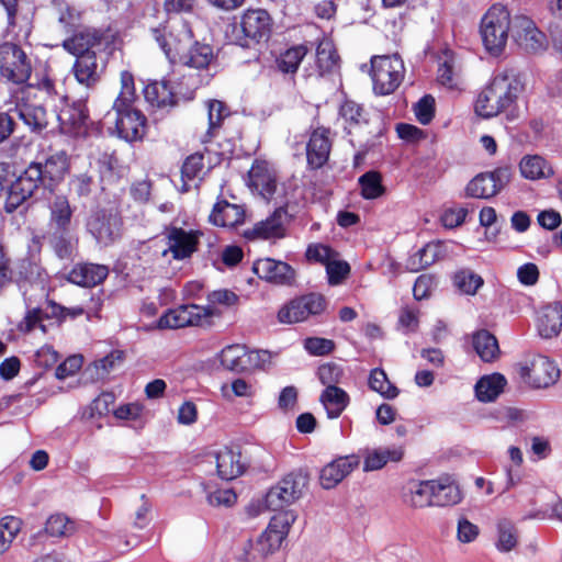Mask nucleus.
<instances>
[{
	"label": "nucleus",
	"instance_id": "nucleus-58",
	"mask_svg": "<svg viewBox=\"0 0 562 562\" xmlns=\"http://www.w3.org/2000/svg\"><path fill=\"white\" fill-rule=\"evenodd\" d=\"M438 81L449 89L459 88L461 80L453 58L446 59L439 65Z\"/></svg>",
	"mask_w": 562,
	"mask_h": 562
},
{
	"label": "nucleus",
	"instance_id": "nucleus-37",
	"mask_svg": "<svg viewBox=\"0 0 562 562\" xmlns=\"http://www.w3.org/2000/svg\"><path fill=\"white\" fill-rule=\"evenodd\" d=\"M145 100L157 109H169L176 104L175 93L165 80L154 81L144 88Z\"/></svg>",
	"mask_w": 562,
	"mask_h": 562
},
{
	"label": "nucleus",
	"instance_id": "nucleus-60",
	"mask_svg": "<svg viewBox=\"0 0 562 562\" xmlns=\"http://www.w3.org/2000/svg\"><path fill=\"white\" fill-rule=\"evenodd\" d=\"M305 256L308 261L318 262L325 267L336 257H339L338 252L324 244L310 245L306 249Z\"/></svg>",
	"mask_w": 562,
	"mask_h": 562
},
{
	"label": "nucleus",
	"instance_id": "nucleus-39",
	"mask_svg": "<svg viewBox=\"0 0 562 562\" xmlns=\"http://www.w3.org/2000/svg\"><path fill=\"white\" fill-rule=\"evenodd\" d=\"M506 379L501 373L482 376L475 384V395L480 402H493L503 392Z\"/></svg>",
	"mask_w": 562,
	"mask_h": 562
},
{
	"label": "nucleus",
	"instance_id": "nucleus-57",
	"mask_svg": "<svg viewBox=\"0 0 562 562\" xmlns=\"http://www.w3.org/2000/svg\"><path fill=\"white\" fill-rule=\"evenodd\" d=\"M281 543L282 540H280L273 535L263 531L258 537L255 544H252V559L266 558L269 554H272L280 548Z\"/></svg>",
	"mask_w": 562,
	"mask_h": 562
},
{
	"label": "nucleus",
	"instance_id": "nucleus-53",
	"mask_svg": "<svg viewBox=\"0 0 562 562\" xmlns=\"http://www.w3.org/2000/svg\"><path fill=\"white\" fill-rule=\"evenodd\" d=\"M204 164H203V155L201 154H193L190 155L183 162L181 168V177L183 180L182 191L187 192L190 189V186L188 184L189 181H192L200 177L201 172L203 171Z\"/></svg>",
	"mask_w": 562,
	"mask_h": 562
},
{
	"label": "nucleus",
	"instance_id": "nucleus-16",
	"mask_svg": "<svg viewBox=\"0 0 562 562\" xmlns=\"http://www.w3.org/2000/svg\"><path fill=\"white\" fill-rule=\"evenodd\" d=\"M520 375L531 387L547 389L557 383L560 369L548 357L537 355L520 369Z\"/></svg>",
	"mask_w": 562,
	"mask_h": 562
},
{
	"label": "nucleus",
	"instance_id": "nucleus-51",
	"mask_svg": "<svg viewBox=\"0 0 562 562\" xmlns=\"http://www.w3.org/2000/svg\"><path fill=\"white\" fill-rule=\"evenodd\" d=\"M21 520L7 516L0 520V554L4 553L21 530Z\"/></svg>",
	"mask_w": 562,
	"mask_h": 562
},
{
	"label": "nucleus",
	"instance_id": "nucleus-36",
	"mask_svg": "<svg viewBox=\"0 0 562 562\" xmlns=\"http://www.w3.org/2000/svg\"><path fill=\"white\" fill-rule=\"evenodd\" d=\"M495 528L494 546L496 550L501 553L515 550L519 543V531L516 525L507 518H502L497 520Z\"/></svg>",
	"mask_w": 562,
	"mask_h": 562
},
{
	"label": "nucleus",
	"instance_id": "nucleus-1",
	"mask_svg": "<svg viewBox=\"0 0 562 562\" xmlns=\"http://www.w3.org/2000/svg\"><path fill=\"white\" fill-rule=\"evenodd\" d=\"M524 89L519 75L513 69L497 72L477 94L474 104L476 115L483 119L497 116L512 108Z\"/></svg>",
	"mask_w": 562,
	"mask_h": 562
},
{
	"label": "nucleus",
	"instance_id": "nucleus-42",
	"mask_svg": "<svg viewBox=\"0 0 562 562\" xmlns=\"http://www.w3.org/2000/svg\"><path fill=\"white\" fill-rule=\"evenodd\" d=\"M442 247L440 241L427 244L409 257L407 268L412 271H419L427 268L442 256Z\"/></svg>",
	"mask_w": 562,
	"mask_h": 562
},
{
	"label": "nucleus",
	"instance_id": "nucleus-34",
	"mask_svg": "<svg viewBox=\"0 0 562 562\" xmlns=\"http://www.w3.org/2000/svg\"><path fill=\"white\" fill-rule=\"evenodd\" d=\"M102 41L103 35L99 31L83 30L65 41L64 46L72 54H83L89 50H97L98 54H101Z\"/></svg>",
	"mask_w": 562,
	"mask_h": 562
},
{
	"label": "nucleus",
	"instance_id": "nucleus-50",
	"mask_svg": "<svg viewBox=\"0 0 562 562\" xmlns=\"http://www.w3.org/2000/svg\"><path fill=\"white\" fill-rule=\"evenodd\" d=\"M76 530V522L63 514L48 517L45 532L50 537H69Z\"/></svg>",
	"mask_w": 562,
	"mask_h": 562
},
{
	"label": "nucleus",
	"instance_id": "nucleus-2",
	"mask_svg": "<svg viewBox=\"0 0 562 562\" xmlns=\"http://www.w3.org/2000/svg\"><path fill=\"white\" fill-rule=\"evenodd\" d=\"M513 26L510 13L501 3L493 4L481 19L480 33L485 48L494 55L503 52Z\"/></svg>",
	"mask_w": 562,
	"mask_h": 562
},
{
	"label": "nucleus",
	"instance_id": "nucleus-44",
	"mask_svg": "<svg viewBox=\"0 0 562 562\" xmlns=\"http://www.w3.org/2000/svg\"><path fill=\"white\" fill-rule=\"evenodd\" d=\"M50 224L58 231H67L71 221L72 210L65 195H56L49 204Z\"/></svg>",
	"mask_w": 562,
	"mask_h": 562
},
{
	"label": "nucleus",
	"instance_id": "nucleus-27",
	"mask_svg": "<svg viewBox=\"0 0 562 562\" xmlns=\"http://www.w3.org/2000/svg\"><path fill=\"white\" fill-rule=\"evenodd\" d=\"M358 464L353 457H341L322 469L319 481L324 488L329 490L340 483Z\"/></svg>",
	"mask_w": 562,
	"mask_h": 562
},
{
	"label": "nucleus",
	"instance_id": "nucleus-23",
	"mask_svg": "<svg viewBox=\"0 0 562 562\" xmlns=\"http://www.w3.org/2000/svg\"><path fill=\"white\" fill-rule=\"evenodd\" d=\"M432 480L409 481L402 492L403 503L414 509L432 506Z\"/></svg>",
	"mask_w": 562,
	"mask_h": 562
},
{
	"label": "nucleus",
	"instance_id": "nucleus-10",
	"mask_svg": "<svg viewBox=\"0 0 562 562\" xmlns=\"http://www.w3.org/2000/svg\"><path fill=\"white\" fill-rule=\"evenodd\" d=\"M326 306L324 296L310 293L295 297L284 304L278 312V321L281 324H295L306 321L311 315L321 314Z\"/></svg>",
	"mask_w": 562,
	"mask_h": 562
},
{
	"label": "nucleus",
	"instance_id": "nucleus-29",
	"mask_svg": "<svg viewBox=\"0 0 562 562\" xmlns=\"http://www.w3.org/2000/svg\"><path fill=\"white\" fill-rule=\"evenodd\" d=\"M432 506H452L461 502L462 493L460 487L450 476L432 480Z\"/></svg>",
	"mask_w": 562,
	"mask_h": 562
},
{
	"label": "nucleus",
	"instance_id": "nucleus-28",
	"mask_svg": "<svg viewBox=\"0 0 562 562\" xmlns=\"http://www.w3.org/2000/svg\"><path fill=\"white\" fill-rule=\"evenodd\" d=\"M217 474L223 480H234L243 474L245 464L238 450L225 447L215 454Z\"/></svg>",
	"mask_w": 562,
	"mask_h": 562
},
{
	"label": "nucleus",
	"instance_id": "nucleus-31",
	"mask_svg": "<svg viewBox=\"0 0 562 562\" xmlns=\"http://www.w3.org/2000/svg\"><path fill=\"white\" fill-rule=\"evenodd\" d=\"M258 355L256 351L248 352L245 346L231 345L221 351L220 361L227 370L241 372L248 369L249 362Z\"/></svg>",
	"mask_w": 562,
	"mask_h": 562
},
{
	"label": "nucleus",
	"instance_id": "nucleus-49",
	"mask_svg": "<svg viewBox=\"0 0 562 562\" xmlns=\"http://www.w3.org/2000/svg\"><path fill=\"white\" fill-rule=\"evenodd\" d=\"M121 90L117 98L114 101L113 109H125V106H132L136 99L134 76L123 70L120 75Z\"/></svg>",
	"mask_w": 562,
	"mask_h": 562
},
{
	"label": "nucleus",
	"instance_id": "nucleus-21",
	"mask_svg": "<svg viewBox=\"0 0 562 562\" xmlns=\"http://www.w3.org/2000/svg\"><path fill=\"white\" fill-rule=\"evenodd\" d=\"M249 187L269 201L277 190V176L268 162L256 160L248 172Z\"/></svg>",
	"mask_w": 562,
	"mask_h": 562
},
{
	"label": "nucleus",
	"instance_id": "nucleus-40",
	"mask_svg": "<svg viewBox=\"0 0 562 562\" xmlns=\"http://www.w3.org/2000/svg\"><path fill=\"white\" fill-rule=\"evenodd\" d=\"M319 400L329 418L339 417L349 404V395L338 386L326 387Z\"/></svg>",
	"mask_w": 562,
	"mask_h": 562
},
{
	"label": "nucleus",
	"instance_id": "nucleus-32",
	"mask_svg": "<svg viewBox=\"0 0 562 562\" xmlns=\"http://www.w3.org/2000/svg\"><path fill=\"white\" fill-rule=\"evenodd\" d=\"M562 328V305L559 302L547 305L538 317V331L543 338L557 336Z\"/></svg>",
	"mask_w": 562,
	"mask_h": 562
},
{
	"label": "nucleus",
	"instance_id": "nucleus-46",
	"mask_svg": "<svg viewBox=\"0 0 562 562\" xmlns=\"http://www.w3.org/2000/svg\"><path fill=\"white\" fill-rule=\"evenodd\" d=\"M338 60L334 44L328 40L321 41L316 48V66L319 76L334 71Z\"/></svg>",
	"mask_w": 562,
	"mask_h": 562
},
{
	"label": "nucleus",
	"instance_id": "nucleus-18",
	"mask_svg": "<svg viewBox=\"0 0 562 562\" xmlns=\"http://www.w3.org/2000/svg\"><path fill=\"white\" fill-rule=\"evenodd\" d=\"M254 272L270 283L289 285L295 280V270L284 261L262 258L255 261Z\"/></svg>",
	"mask_w": 562,
	"mask_h": 562
},
{
	"label": "nucleus",
	"instance_id": "nucleus-7",
	"mask_svg": "<svg viewBox=\"0 0 562 562\" xmlns=\"http://www.w3.org/2000/svg\"><path fill=\"white\" fill-rule=\"evenodd\" d=\"M32 74V61L27 54L16 44L0 45V75L16 85L29 80Z\"/></svg>",
	"mask_w": 562,
	"mask_h": 562
},
{
	"label": "nucleus",
	"instance_id": "nucleus-4",
	"mask_svg": "<svg viewBox=\"0 0 562 562\" xmlns=\"http://www.w3.org/2000/svg\"><path fill=\"white\" fill-rule=\"evenodd\" d=\"M370 75L375 94H391L404 79V63L398 55L373 56Z\"/></svg>",
	"mask_w": 562,
	"mask_h": 562
},
{
	"label": "nucleus",
	"instance_id": "nucleus-15",
	"mask_svg": "<svg viewBox=\"0 0 562 562\" xmlns=\"http://www.w3.org/2000/svg\"><path fill=\"white\" fill-rule=\"evenodd\" d=\"M37 170V167H27L14 182L9 184L3 206L7 213L15 212L34 195L38 189L36 181L40 173Z\"/></svg>",
	"mask_w": 562,
	"mask_h": 562
},
{
	"label": "nucleus",
	"instance_id": "nucleus-48",
	"mask_svg": "<svg viewBox=\"0 0 562 562\" xmlns=\"http://www.w3.org/2000/svg\"><path fill=\"white\" fill-rule=\"evenodd\" d=\"M369 386L372 391L389 400L395 398L398 395V389L389 381L384 370L379 368L371 371Z\"/></svg>",
	"mask_w": 562,
	"mask_h": 562
},
{
	"label": "nucleus",
	"instance_id": "nucleus-26",
	"mask_svg": "<svg viewBox=\"0 0 562 562\" xmlns=\"http://www.w3.org/2000/svg\"><path fill=\"white\" fill-rule=\"evenodd\" d=\"M88 110L83 100L75 101L65 106L58 114L61 128L71 134H80L88 122Z\"/></svg>",
	"mask_w": 562,
	"mask_h": 562
},
{
	"label": "nucleus",
	"instance_id": "nucleus-17",
	"mask_svg": "<svg viewBox=\"0 0 562 562\" xmlns=\"http://www.w3.org/2000/svg\"><path fill=\"white\" fill-rule=\"evenodd\" d=\"M75 55L77 57L71 70L76 81L87 89L94 88L101 80V76L105 69L103 55L98 54L97 50Z\"/></svg>",
	"mask_w": 562,
	"mask_h": 562
},
{
	"label": "nucleus",
	"instance_id": "nucleus-43",
	"mask_svg": "<svg viewBox=\"0 0 562 562\" xmlns=\"http://www.w3.org/2000/svg\"><path fill=\"white\" fill-rule=\"evenodd\" d=\"M205 105L207 109L209 127L202 138L203 143H207L212 139V137L221 128L224 119L229 115L228 109L222 101L207 100Z\"/></svg>",
	"mask_w": 562,
	"mask_h": 562
},
{
	"label": "nucleus",
	"instance_id": "nucleus-25",
	"mask_svg": "<svg viewBox=\"0 0 562 562\" xmlns=\"http://www.w3.org/2000/svg\"><path fill=\"white\" fill-rule=\"evenodd\" d=\"M109 274V268L97 263H78L68 273V280L80 286L90 288L102 283Z\"/></svg>",
	"mask_w": 562,
	"mask_h": 562
},
{
	"label": "nucleus",
	"instance_id": "nucleus-47",
	"mask_svg": "<svg viewBox=\"0 0 562 562\" xmlns=\"http://www.w3.org/2000/svg\"><path fill=\"white\" fill-rule=\"evenodd\" d=\"M307 52V47L303 44L288 48L277 58L278 69L283 74H295Z\"/></svg>",
	"mask_w": 562,
	"mask_h": 562
},
{
	"label": "nucleus",
	"instance_id": "nucleus-9",
	"mask_svg": "<svg viewBox=\"0 0 562 562\" xmlns=\"http://www.w3.org/2000/svg\"><path fill=\"white\" fill-rule=\"evenodd\" d=\"M15 124L19 119L32 133H41L49 123L52 115L45 106L30 97H18L13 108L7 112Z\"/></svg>",
	"mask_w": 562,
	"mask_h": 562
},
{
	"label": "nucleus",
	"instance_id": "nucleus-8",
	"mask_svg": "<svg viewBox=\"0 0 562 562\" xmlns=\"http://www.w3.org/2000/svg\"><path fill=\"white\" fill-rule=\"evenodd\" d=\"M292 211L293 207L290 203H284L277 207L266 220H262L256 223L251 228L244 231L243 236L248 240H271L285 237V225L292 217Z\"/></svg>",
	"mask_w": 562,
	"mask_h": 562
},
{
	"label": "nucleus",
	"instance_id": "nucleus-14",
	"mask_svg": "<svg viewBox=\"0 0 562 562\" xmlns=\"http://www.w3.org/2000/svg\"><path fill=\"white\" fill-rule=\"evenodd\" d=\"M512 36L519 47L528 53L538 54L548 48L546 34L526 15L514 16Z\"/></svg>",
	"mask_w": 562,
	"mask_h": 562
},
{
	"label": "nucleus",
	"instance_id": "nucleus-63",
	"mask_svg": "<svg viewBox=\"0 0 562 562\" xmlns=\"http://www.w3.org/2000/svg\"><path fill=\"white\" fill-rule=\"evenodd\" d=\"M415 115L420 124L427 125L435 114V99L431 95L423 97L414 106Z\"/></svg>",
	"mask_w": 562,
	"mask_h": 562
},
{
	"label": "nucleus",
	"instance_id": "nucleus-35",
	"mask_svg": "<svg viewBox=\"0 0 562 562\" xmlns=\"http://www.w3.org/2000/svg\"><path fill=\"white\" fill-rule=\"evenodd\" d=\"M403 454V448L395 446L368 450L363 461V470L366 472L380 470L390 461L398 462Z\"/></svg>",
	"mask_w": 562,
	"mask_h": 562
},
{
	"label": "nucleus",
	"instance_id": "nucleus-64",
	"mask_svg": "<svg viewBox=\"0 0 562 562\" xmlns=\"http://www.w3.org/2000/svg\"><path fill=\"white\" fill-rule=\"evenodd\" d=\"M318 378L326 387L337 386L342 376V370L335 363H326L318 368Z\"/></svg>",
	"mask_w": 562,
	"mask_h": 562
},
{
	"label": "nucleus",
	"instance_id": "nucleus-54",
	"mask_svg": "<svg viewBox=\"0 0 562 562\" xmlns=\"http://www.w3.org/2000/svg\"><path fill=\"white\" fill-rule=\"evenodd\" d=\"M361 195L364 199H376L383 194L384 188L381 183V175L376 171H368L359 178Z\"/></svg>",
	"mask_w": 562,
	"mask_h": 562
},
{
	"label": "nucleus",
	"instance_id": "nucleus-12",
	"mask_svg": "<svg viewBox=\"0 0 562 562\" xmlns=\"http://www.w3.org/2000/svg\"><path fill=\"white\" fill-rule=\"evenodd\" d=\"M121 225L120 216L112 210L92 211L86 223L87 231L102 246H109L120 237Z\"/></svg>",
	"mask_w": 562,
	"mask_h": 562
},
{
	"label": "nucleus",
	"instance_id": "nucleus-55",
	"mask_svg": "<svg viewBox=\"0 0 562 562\" xmlns=\"http://www.w3.org/2000/svg\"><path fill=\"white\" fill-rule=\"evenodd\" d=\"M454 285L465 294L473 295L483 285L481 276L471 270H461L454 274Z\"/></svg>",
	"mask_w": 562,
	"mask_h": 562
},
{
	"label": "nucleus",
	"instance_id": "nucleus-13",
	"mask_svg": "<svg viewBox=\"0 0 562 562\" xmlns=\"http://www.w3.org/2000/svg\"><path fill=\"white\" fill-rule=\"evenodd\" d=\"M202 233L200 231H187L181 227L169 226L164 231L167 248L162 256L171 254L175 260L190 258L196 250Z\"/></svg>",
	"mask_w": 562,
	"mask_h": 562
},
{
	"label": "nucleus",
	"instance_id": "nucleus-59",
	"mask_svg": "<svg viewBox=\"0 0 562 562\" xmlns=\"http://www.w3.org/2000/svg\"><path fill=\"white\" fill-rule=\"evenodd\" d=\"M0 3L5 9L9 26L15 27L22 22L25 25L29 23V16L23 12V0H0Z\"/></svg>",
	"mask_w": 562,
	"mask_h": 562
},
{
	"label": "nucleus",
	"instance_id": "nucleus-33",
	"mask_svg": "<svg viewBox=\"0 0 562 562\" xmlns=\"http://www.w3.org/2000/svg\"><path fill=\"white\" fill-rule=\"evenodd\" d=\"M520 175L531 181L548 179L554 171L550 162L540 155H525L519 161Z\"/></svg>",
	"mask_w": 562,
	"mask_h": 562
},
{
	"label": "nucleus",
	"instance_id": "nucleus-20",
	"mask_svg": "<svg viewBox=\"0 0 562 562\" xmlns=\"http://www.w3.org/2000/svg\"><path fill=\"white\" fill-rule=\"evenodd\" d=\"M506 178V170L480 173L468 183L467 194L476 199H490L502 190Z\"/></svg>",
	"mask_w": 562,
	"mask_h": 562
},
{
	"label": "nucleus",
	"instance_id": "nucleus-6",
	"mask_svg": "<svg viewBox=\"0 0 562 562\" xmlns=\"http://www.w3.org/2000/svg\"><path fill=\"white\" fill-rule=\"evenodd\" d=\"M217 315H220V312L213 305H181L161 315L158 319V327L161 329H177L186 326H204L209 325L210 319Z\"/></svg>",
	"mask_w": 562,
	"mask_h": 562
},
{
	"label": "nucleus",
	"instance_id": "nucleus-24",
	"mask_svg": "<svg viewBox=\"0 0 562 562\" xmlns=\"http://www.w3.org/2000/svg\"><path fill=\"white\" fill-rule=\"evenodd\" d=\"M29 167H37L40 176L36 184L40 188L46 180L57 182L64 178L68 169L67 156L59 151L47 157L44 162H32Z\"/></svg>",
	"mask_w": 562,
	"mask_h": 562
},
{
	"label": "nucleus",
	"instance_id": "nucleus-19",
	"mask_svg": "<svg viewBox=\"0 0 562 562\" xmlns=\"http://www.w3.org/2000/svg\"><path fill=\"white\" fill-rule=\"evenodd\" d=\"M115 111V127L119 136L127 142L143 137L145 133V116L132 106L113 109Z\"/></svg>",
	"mask_w": 562,
	"mask_h": 562
},
{
	"label": "nucleus",
	"instance_id": "nucleus-30",
	"mask_svg": "<svg viewBox=\"0 0 562 562\" xmlns=\"http://www.w3.org/2000/svg\"><path fill=\"white\" fill-rule=\"evenodd\" d=\"M245 218L243 206L232 204L227 201L217 202L210 215V221L216 226L235 227L241 224Z\"/></svg>",
	"mask_w": 562,
	"mask_h": 562
},
{
	"label": "nucleus",
	"instance_id": "nucleus-5",
	"mask_svg": "<svg viewBox=\"0 0 562 562\" xmlns=\"http://www.w3.org/2000/svg\"><path fill=\"white\" fill-rule=\"evenodd\" d=\"M153 36L171 63H176L193 44V33L188 22L177 19L164 30L154 29Z\"/></svg>",
	"mask_w": 562,
	"mask_h": 562
},
{
	"label": "nucleus",
	"instance_id": "nucleus-52",
	"mask_svg": "<svg viewBox=\"0 0 562 562\" xmlns=\"http://www.w3.org/2000/svg\"><path fill=\"white\" fill-rule=\"evenodd\" d=\"M294 521L295 515L292 512H280L271 518L265 531L283 541Z\"/></svg>",
	"mask_w": 562,
	"mask_h": 562
},
{
	"label": "nucleus",
	"instance_id": "nucleus-41",
	"mask_svg": "<svg viewBox=\"0 0 562 562\" xmlns=\"http://www.w3.org/2000/svg\"><path fill=\"white\" fill-rule=\"evenodd\" d=\"M213 57V48L210 45L193 41L192 46L186 50L178 61L188 67L203 69L210 65Z\"/></svg>",
	"mask_w": 562,
	"mask_h": 562
},
{
	"label": "nucleus",
	"instance_id": "nucleus-61",
	"mask_svg": "<svg viewBox=\"0 0 562 562\" xmlns=\"http://www.w3.org/2000/svg\"><path fill=\"white\" fill-rule=\"evenodd\" d=\"M328 283L330 285H338L344 282L350 273V266L347 261L340 260L336 257L326 266Z\"/></svg>",
	"mask_w": 562,
	"mask_h": 562
},
{
	"label": "nucleus",
	"instance_id": "nucleus-3",
	"mask_svg": "<svg viewBox=\"0 0 562 562\" xmlns=\"http://www.w3.org/2000/svg\"><path fill=\"white\" fill-rule=\"evenodd\" d=\"M272 19L263 9H248L240 16L239 24L232 25V40L241 47L267 41L270 36Z\"/></svg>",
	"mask_w": 562,
	"mask_h": 562
},
{
	"label": "nucleus",
	"instance_id": "nucleus-38",
	"mask_svg": "<svg viewBox=\"0 0 562 562\" xmlns=\"http://www.w3.org/2000/svg\"><path fill=\"white\" fill-rule=\"evenodd\" d=\"M472 345L484 362H492L499 357L501 350L496 337L486 329H481L473 334Z\"/></svg>",
	"mask_w": 562,
	"mask_h": 562
},
{
	"label": "nucleus",
	"instance_id": "nucleus-22",
	"mask_svg": "<svg viewBox=\"0 0 562 562\" xmlns=\"http://www.w3.org/2000/svg\"><path fill=\"white\" fill-rule=\"evenodd\" d=\"M330 148L329 130L324 127L316 128L312 133L306 146L308 165L314 169L323 167L328 160Z\"/></svg>",
	"mask_w": 562,
	"mask_h": 562
},
{
	"label": "nucleus",
	"instance_id": "nucleus-62",
	"mask_svg": "<svg viewBox=\"0 0 562 562\" xmlns=\"http://www.w3.org/2000/svg\"><path fill=\"white\" fill-rule=\"evenodd\" d=\"M340 116L349 126L358 125L364 122L363 109L353 101H346L339 110Z\"/></svg>",
	"mask_w": 562,
	"mask_h": 562
},
{
	"label": "nucleus",
	"instance_id": "nucleus-11",
	"mask_svg": "<svg viewBox=\"0 0 562 562\" xmlns=\"http://www.w3.org/2000/svg\"><path fill=\"white\" fill-rule=\"evenodd\" d=\"M306 485V477L301 473H289L277 485L272 486L266 495V506L278 510L294 503L302 496Z\"/></svg>",
	"mask_w": 562,
	"mask_h": 562
},
{
	"label": "nucleus",
	"instance_id": "nucleus-56",
	"mask_svg": "<svg viewBox=\"0 0 562 562\" xmlns=\"http://www.w3.org/2000/svg\"><path fill=\"white\" fill-rule=\"evenodd\" d=\"M50 246L60 259H70L76 250V241L67 236L66 231L54 233L50 238Z\"/></svg>",
	"mask_w": 562,
	"mask_h": 562
},
{
	"label": "nucleus",
	"instance_id": "nucleus-45",
	"mask_svg": "<svg viewBox=\"0 0 562 562\" xmlns=\"http://www.w3.org/2000/svg\"><path fill=\"white\" fill-rule=\"evenodd\" d=\"M124 360V353L120 350H113L105 357L97 360L89 368L91 378L95 380L105 379L111 372L121 368Z\"/></svg>",
	"mask_w": 562,
	"mask_h": 562
}]
</instances>
